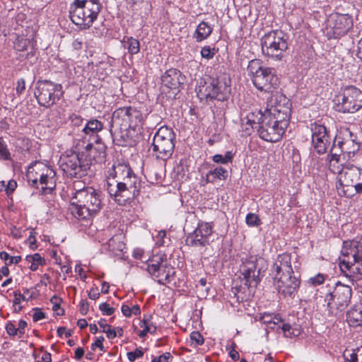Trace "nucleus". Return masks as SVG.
<instances>
[{
  "mask_svg": "<svg viewBox=\"0 0 362 362\" xmlns=\"http://www.w3.org/2000/svg\"><path fill=\"white\" fill-rule=\"evenodd\" d=\"M354 25L352 16L349 14L332 13L328 16L325 27V33L329 39L345 35Z\"/></svg>",
  "mask_w": 362,
  "mask_h": 362,
  "instance_id": "nucleus-19",
  "label": "nucleus"
},
{
  "mask_svg": "<svg viewBox=\"0 0 362 362\" xmlns=\"http://www.w3.org/2000/svg\"><path fill=\"white\" fill-rule=\"evenodd\" d=\"M70 203L71 214L79 221H90L102 207L100 192L93 187L76 190Z\"/></svg>",
  "mask_w": 362,
  "mask_h": 362,
  "instance_id": "nucleus-2",
  "label": "nucleus"
},
{
  "mask_svg": "<svg viewBox=\"0 0 362 362\" xmlns=\"http://www.w3.org/2000/svg\"><path fill=\"white\" fill-rule=\"evenodd\" d=\"M122 42L124 47L128 49L131 55L136 54L140 51V43L138 40L133 37H124Z\"/></svg>",
  "mask_w": 362,
  "mask_h": 362,
  "instance_id": "nucleus-37",
  "label": "nucleus"
},
{
  "mask_svg": "<svg viewBox=\"0 0 362 362\" xmlns=\"http://www.w3.org/2000/svg\"><path fill=\"white\" fill-rule=\"evenodd\" d=\"M25 259L28 262L31 264L30 269L32 271H36L40 265H43L45 263V259L42 258L39 253L27 255Z\"/></svg>",
  "mask_w": 362,
  "mask_h": 362,
  "instance_id": "nucleus-39",
  "label": "nucleus"
},
{
  "mask_svg": "<svg viewBox=\"0 0 362 362\" xmlns=\"http://www.w3.org/2000/svg\"><path fill=\"white\" fill-rule=\"evenodd\" d=\"M151 315H144L142 320L139 323V326L143 328L138 334L139 337L144 338L148 333L154 334L157 330L156 324L152 321Z\"/></svg>",
  "mask_w": 362,
  "mask_h": 362,
  "instance_id": "nucleus-33",
  "label": "nucleus"
},
{
  "mask_svg": "<svg viewBox=\"0 0 362 362\" xmlns=\"http://www.w3.org/2000/svg\"><path fill=\"white\" fill-rule=\"evenodd\" d=\"M271 273L273 278L293 274L291 255L288 253L279 255L272 265Z\"/></svg>",
  "mask_w": 362,
  "mask_h": 362,
  "instance_id": "nucleus-26",
  "label": "nucleus"
},
{
  "mask_svg": "<svg viewBox=\"0 0 362 362\" xmlns=\"http://www.w3.org/2000/svg\"><path fill=\"white\" fill-rule=\"evenodd\" d=\"M35 46V42L33 38H27L25 36H18L14 42V48L18 52H24L28 48L30 49V52L28 54V57L34 56Z\"/></svg>",
  "mask_w": 362,
  "mask_h": 362,
  "instance_id": "nucleus-31",
  "label": "nucleus"
},
{
  "mask_svg": "<svg viewBox=\"0 0 362 362\" xmlns=\"http://www.w3.org/2000/svg\"><path fill=\"white\" fill-rule=\"evenodd\" d=\"M311 132L314 149L320 154L325 153L331 144L327 128L324 125L315 123L311 126Z\"/></svg>",
  "mask_w": 362,
  "mask_h": 362,
  "instance_id": "nucleus-24",
  "label": "nucleus"
},
{
  "mask_svg": "<svg viewBox=\"0 0 362 362\" xmlns=\"http://www.w3.org/2000/svg\"><path fill=\"white\" fill-rule=\"evenodd\" d=\"M105 340L103 336L98 337L95 341L92 344V349H94L95 347H98L100 351H105L104 346L103 344V341Z\"/></svg>",
  "mask_w": 362,
  "mask_h": 362,
  "instance_id": "nucleus-63",
  "label": "nucleus"
},
{
  "mask_svg": "<svg viewBox=\"0 0 362 362\" xmlns=\"http://www.w3.org/2000/svg\"><path fill=\"white\" fill-rule=\"evenodd\" d=\"M230 94V78L228 74H219L212 78L209 85L199 90V96L201 99L217 100L224 101L228 99Z\"/></svg>",
  "mask_w": 362,
  "mask_h": 362,
  "instance_id": "nucleus-12",
  "label": "nucleus"
},
{
  "mask_svg": "<svg viewBox=\"0 0 362 362\" xmlns=\"http://www.w3.org/2000/svg\"><path fill=\"white\" fill-rule=\"evenodd\" d=\"M216 54L214 48H211L210 46H204L202 48L201 55L203 58L211 59Z\"/></svg>",
  "mask_w": 362,
  "mask_h": 362,
  "instance_id": "nucleus-47",
  "label": "nucleus"
},
{
  "mask_svg": "<svg viewBox=\"0 0 362 362\" xmlns=\"http://www.w3.org/2000/svg\"><path fill=\"white\" fill-rule=\"evenodd\" d=\"M132 256L136 259L143 260L144 259V251L140 248H136L133 250Z\"/></svg>",
  "mask_w": 362,
  "mask_h": 362,
  "instance_id": "nucleus-64",
  "label": "nucleus"
},
{
  "mask_svg": "<svg viewBox=\"0 0 362 362\" xmlns=\"http://www.w3.org/2000/svg\"><path fill=\"white\" fill-rule=\"evenodd\" d=\"M107 249L116 253L117 252H122L125 249V244L122 240V235H116L112 237L107 243Z\"/></svg>",
  "mask_w": 362,
  "mask_h": 362,
  "instance_id": "nucleus-34",
  "label": "nucleus"
},
{
  "mask_svg": "<svg viewBox=\"0 0 362 362\" xmlns=\"http://www.w3.org/2000/svg\"><path fill=\"white\" fill-rule=\"evenodd\" d=\"M247 71L254 86L259 90L271 95L277 91L280 81L273 68L263 66L260 59H252L248 64Z\"/></svg>",
  "mask_w": 362,
  "mask_h": 362,
  "instance_id": "nucleus-6",
  "label": "nucleus"
},
{
  "mask_svg": "<svg viewBox=\"0 0 362 362\" xmlns=\"http://www.w3.org/2000/svg\"><path fill=\"white\" fill-rule=\"evenodd\" d=\"M79 311L81 315H86L88 312L89 304L88 301L81 300L79 303Z\"/></svg>",
  "mask_w": 362,
  "mask_h": 362,
  "instance_id": "nucleus-61",
  "label": "nucleus"
},
{
  "mask_svg": "<svg viewBox=\"0 0 362 362\" xmlns=\"http://www.w3.org/2000/svg\"><path fill=\"white\" fill-rule=\"evenodd\" d=\"M212 32V28L206 22L200 23L196 30L194 37L198 42L207 38Z\"/></svg>",
  "mask_w": 362,
  "mask_h": 362,
  "instance_id": "nucleus-36",
  "label": "nucleus"
},
{
  "mask_svg": "<svg viewBox=\"0 0 362 362\" xmlns=\"http://www.w3.org/2000/svg\"><path fill=\"white\" fill-rule=\"evenodd\" d=\"M272 325L275 328L276 326L281 328L286 337H297L300 334V329L298 326L292 327L288 323L283 322L281 317L278 315H274Z\"/></svg>",
  "mask_w": 362,
  "mask_h": 362,
  "instance_id": "nucleus-29",
  "label": "nucleus"
},
{
  "mask_svg": "<svg viewBox=\"0 0 362 362\" xmlns=\"http://www.w3.org/2000/svg\"><path fill=\"white\" fill-rule=\"evenodd\" d=\"M81 156L84 160L89 163L88 167L93 161L95 163L103 161L105 156V146L101 142V139H95V144L92 143L87 144L81 151Z\"/></svg>",
  "mask_w": 362,
  "mask_h": 362,
  "instance_id": "nucleus-25",
  "label": "nucleus"
},
{
  "mask_svg": "<svg viewBox=\"0 0 362 362\" xmlns=\"http://www.w3.org/2000/svg\"><path fill=\"white\" fill-rule=\"evenodd\" d=\"M6 330L8 335H10L11 337H14V336L18 337V329L13 322H7V324L6 325Z\"/></svg>",
  "mask_w": 362,
  "mask_h": 362,
  "instance_id": "nucleus-55",
  "label": "nucleus"
},
{
  "mask_svg": "<svg viewBox=\"0 0 362 362\" xmlns=\"http://www.w3.org/2000/svg\"><path fill=\"white\" fill-rule=\"evenodd\" d=\"M166 236V232L165 230H160L156 236V245L158 247L163 246L165 244L164 238Z\"/></svg>",
  "mask_w": 362,
  "mask_h": 362,
  "instance_id": "nucleus-58",
  "label": "nucleus"
},
{
  "mask_svg": "<svg viewBox=\"0 0 362 362\" xmlns=\"http://www.w3.org/2000/svg\"><path fill=\"white\" fill-rule=\"evenodd\" d=\"M334 146H336L338 156L350 159L359 150L360 143L356 141V136L349 128H343L336 136L331 150ZM331 152L332 151H330Z\"/></svg>",
  "mask_w": 362,
  "mask_h": 362,
  "instance_id": "nucleus-20",
  "label": "nucleus"
},
{
  "mask_svg": "<svg viewBox=\"0 0 362 362\" xmlns=\"http://www.w3.org/2000/svg\"><path fill=\"white\" fill-rule=\"evenodd\" d=\"M228 177L227 170L222 167H217L214 170H210L206 174V182L213 183L216 180H225Z\"/></svg>",
  "mask_w": 362,
  "mask_h": 362,
  "instance_id": "nucleus-35",
  "label": "nucleus"
},
{
  "mask_svg": "<svg viewBox=\"0 0 362 362\" xmlns=\"http://www.w3.org/2000/svg\"><path fill=\"white\" fill-rule=\"evenodd\" d=\"M103 123L97 119H90L87 121L83 127L82 132L86 135L95 136V139L99 138L98 134L103 130Z\"/></svg>",
  "mask_w": 362,
  "mask_h": 362,
  "instance_id": "nucleus-32",
  "label": "nucleus"
},
{
  "mask_svg": "<svg viewBox=\"0 0 362 362\" xmlns=\"http://www.w3.org/2000/svg\"><path fill=\"white\" fill-rule=\"evenodd\" d=\"M147 271L160 284L170 283L175 276V269L167 262L165 255L158 253L146 260Z\"/></svg>",
  "mask_w": 362,
  "mask_h": 362,
  "instance_id": "nucleus-13",
  "label": "nucleus"
},
{
  "mask_svg": "<svg viewBox=\"0 0 362 362\" xmlns=\"http://www.w3.org/2000/svg\"><path fill=\"white\" fill-rule=\"evenodd\" d=\"M362 107V91L355 86L341 88L336 97V108L342 112L354 113Z\"/></svg>",
  "mask_w": 362,
  "mask_h": 362,
  "instance_id": "nucleus-15",
  "label": "nucleus"
},
{
  "mask_svg": "<svg viewBox=\"0 0 362 362\" xmlns=\"http://www.w3.org/2000/svg\"><path fill=\"white\" fill-rule=\"evenodd\" d=\"M45 318V313H43L40 308L34 309V313L33 315V320L34 322H37V321L43 320Z\"/></svg>",
  "mask_w": 362,
  "mask_h": 362,
  "instance_id": "nucleus-57",
  "label": "nucleus"
},
{
  "mask_svg": "<svg viewBox=\"0 0 362 362\" xmlns=\"http://www.w3.org/2000/svg\"><path fill=\"white\" fill-rule=\"evenodd\" d=\"M98 325L102 328V332L107 334V338L114 339L117 336V332L112 327L105 322V320H100Z\"/></svg>",
  "mask_w": 362,
  "mask_h": 362,
  "instance_id": "nucleus-42",
  "label": "nucleus"
},
{
  "mask_svg": "<svg viewBox=\"0 0 362 362\" xmlns=\"http://www.w3.org/2000/svg\"><path fill=\"white\" fill-rule=\"evenodd\" d=\"M99 310L105 315H111L115 312V308L107 303H103L99 305Z\"/></svg>",
  "mask_w": 362,
  "mask_h": 362,
  "instance_id": "nucleus-51",
  "label": "nucleus"
},
{
  "mask_svg": "<svg viewBox=\"0 0 362 362\" xmlns=\"http://www.w3.org/2000/svg\"><path fill=\"white\" fill-rule=\"evenodd\" d=\"M28 324L26 322V321L23 320H21L19 322H18V338H21L23 337V335L25 333V329L26 328Z\"/></svg>",
  "mask_w": 362,
  "mask_h": 362,
  "instance_id": "nucleus-59",
  "label": "nucleus"
},
{
  "mask_svg": "<svg viewBox=\"0 0 362 362\" xmlns=\"http://www.w3.org/2000/svg\"><path fill=\"white\" fill-rule=\"evenodd\" d=\"M349 362H362V348L358 349L356 351L350 354V358H347Z\"/></svg>",
  "mask_w": 362,
  "mask_h": 362,
  "instance_id": "nucleus-53",
  "label": "nucleus"
},
{
  "mask_svg": "<svg viewBox=\"0 0 362 362\" xmlns=\"http://www.w3.org/2000/svg\"><path fill=\"white\" fill-rule=\"evenodd\" d=\"M273 284L278 293L284 298H293L296 294L300 285L299 277L293 274L273 278Z\"/></svg>",
  "mask_w": 362,
  "mask_h": 362,
  "instance_id": "nucleus-23",
  "label": "nucleus"
},
{
  "mask_svg": "<svg viewBox=\"0 0 362 362\" xmlns=\"http://www.w3.org/2000/svg\"><path fill=\"white\" fill-rule=\"evenodd\" d=\"M341 253L343 256L339 263L341 272L353 280L362 279V238L360 241L344 242Z\"/></svg>",
  "mask_w": 362,
  "mask_h": 362,
  "instance_id": "nucleus-4",
  "label": "nucleus"
},
{
  "mask_svg": "<svg viewBox=\"0 0 362 362\" xmlns=\"http://www.w3.org/2000/svg\"><path fill=\"white\" fill-rule=\"evenodd\" d=\"M17 183L15 180H10L6 185V192L7 194H11L16 188Z\"/></svg>",
  "mask_w": 362,
  "mask_h": 362,
  "instance_id": "nucleus-62",
  "label": "nucleus"
},
{
  "mask_svg": "<svg viewBox=\"0 0 362 362\" xmlns=\"http://www.w3.org/2000/svg\"><path fill=\"white\" fill-rule=\"evenodd\" d=\"M121 310L122 314L127 317H130L133 315H139L141 313L140 307L138 305H134L132 307L128 305H123Z\"/></svg>",
  "mask_w": 362,
  "mask_h": 362,
  "instance_id": "nucleus-41",
  "label": "nucleus"
},
{
  "mask_svg": "<svg viewBox=\"0 0 362 362\" xmlns=\"http://www.w3.org/2000/svg\"><path fill=\"white\" fill-rule=\"evenodd\" d=\"M102 9L100 0H74L69 6V18L81 30L90 28Z\"/></svg>",
  "mask_w": 362,
  "mask_h": 362,
  "instance_id": "nucleus-5",
  "label": "nucleus"
},
{
  "mask_svg": "<svg viewBox=\"0 0 362 362\" xmlns=\"http://www.w3.org/2000/svg\"><path fill=\"white\" fill-rule=\"evenodd\" d=\"M325 281V276L322 274H317L313 277L309 279L308 282L313 286H318L323 284Z\"/></svg>",
  "mask_w": 362,
  "mask_h": 362,
  "instance_id": "nucleus-54",
  "label": "nucleus"
},
{
  "mask_svg": "<svg viewBox=\"0 0 362 362\" xmlns=\"http://www.w3.org/2000/svg\"><path fill=\"white\" fill-rule=\"evenodd\" d=\"M233 154L231 151H227L224 156L221 154H216L213 156L214 162L216 163L227 164L232 161Z\"/></svg>",
  "mask_w": 362,
  "mask_h": 362,
  "instance_id": "nucleus-43",
  "label": "nucleus"
},
{
  "mask_svg": "<svg viewBox=\"0 0 362 362\" xmlns=\"http://www.w3.org/2000/svg\"><path fill=\"white\" fill-rule=\"evenodd\" d=\"M25 80L23 78H20L18 81H17V85H16V93L18 95H21L23 93V92L25 90Z\"/></svg>",
  "mask_w": 362,
  "mask_h": 362,
  "instance_id": "nucleus-60",
  "label": "nucleus"
},
{
  "mask_svg": "<svg viewBox=\"0 0 362 362\" xmlns=\"http://www.w3.org/2000/svg\"><path fill=\"white\" fill-rule=\"evenodd\" d=\"M61 300V298L56 296H52L50 299V302L52 304V310L57 311L59 315L64 314V310L60 308Z\"/></svg>",
  "mask_w": 362,
  "mask_h": 362,
  "instance_id": "nucleus-48",
  "label": "nucleus"
},
{
  "mask_svg": "<svg viewBox=\"0 0 362 362\" xmlns=\"http://www.w3.org/2000/svg\"><path fill=\"white\" fill-rule=\"evenodd\" d=\"M0 159L5 160L10 159V152L2 137H0Z\"/></svg>",
  "mask_w": 362,
  "mask_h": 362,
  "instance_id": "nucleus-46",
  "label": "nucleus"
},
{
  "mask_svg": "<svg viewBox=\"0 0 362 362\" xmlns=\"http://www.w3.org/2000/svg\"><path fill=\"white\" fill-rule=\"evenodd\" d=\"M245 222L247 226L250 227L259 226L262 224L261 220L259 216L253 213H249L245 218Z\"/></svg>",
  "mask_w": 362,
  "mask_h": 362,
  "instance_id": "nucleus-45",
  "label": "nucleus"
},
{
  "mask_svg": "<svg viewBox=\"0 0 362 362\" xmlns=\"http://www.w3.org/2000/svg\"><path fill=\"white\" fill-rule=\"evenodd\" d=\"M0 258L2 260H4L6 264H16L21 261V256H11L8 252L5 251L0 252Z\"/></svg>",
  "mask_w": 362,
  "mask_h": 362,
  "instance_id": "nucleus-44",
  "label": "nucleus"
},
{
  "mask_svg": "<svg viewBox=\"0 0 362 362\" xmlns=\"http://www.w3.org/2000/svg\"><path fill=\"white\" fill-rule=\"evenodd\" d=\"M127 358L131 362L134 361L136 358H141L144 356V351H142L141 348H137L134 351L128 352L127 354Z\"/></svg>",
  "mask_w": 362,
  "mask_h": 362,
  "instance_id": "nucleus-49",
  "label": "nucleus"
},
{
  "mask_svg": "<svg viewBox=\"0 0 362 362\" xmlns=\"http://www.w3.org/2000/svg\"><path fill=\"white\" fill-rule=\"evenodd\" d=\"M132 170V168L127 163L119 162L114 163L107 172V187H108V180L110 182L120 180L125 175H131Z\"/></svg>",
  "mask_w": 362,
  "mask_h": 362,
  "instance_id": "nucleus-28",
  "label": "nucleus"
},
{
  "mask_svg": "<svg viewBox=\"0 0 362 362\" xmlns=\"http://www.w3.org/2000/svg\"><path fill=\"white\" fill-rule=\"evenodd\" d=\"M329 158V168L337 174L339 182L343 187L344 194L351 197L362 192V169L355 166L344 156H338L336 146L332 150Z\"/></svg>",
  "mask_w": 362,
  "mask_h": 362,
  "instance_id": "nucleus-1",
  "label": "nucleus"
},
{
  "mask_svg": "<svg viewBox=\"0 0 362 362\" xmlns=\"http://www.w3.org/2000/svg\"><path fill=\"white\" fill-rule=\"evenodd\" d=\"M175 134L171 128L163 126L153 137V152L158 159L166 160L170 158L175 148Z\"/></svg>",
  "mask_w": 362,
  "mask_h": 362,
  "instance_id": "nucleus-14",
  "label": "nucleus"
},
{
  "mask_svg": "<svg viewBox=\"0 0 362 362\" xmlns=\"http://www.w3.org/2000/svg\"><path fill=\"white\" fill-rule=\"evenodd\" d=\"M262 54L274 61H281L288 49V39L281 30H274L261 38Z\"/></svg>",
  "mask_w": 362,
  "mask_h": 362,
  "instance_id": "nucleus-9",
  "label": "nucleus"
},
{
  "mask_svg": "<svg viewBox=\"0 0 362 362\" xmlns=\"http://www.w3.org/2000/svg\"><path fill=\"white\" fill-rule=\"evenodd\" d=\"M264 259L252 255H245L241 257L240 266V279L241 282L247 288L257 287L261 281L260 273L262 270V265Z\"/></svg>",
  "mask_w": 362,
  "mask_h": 362,
  "instance_id": "nucleus-10",
  "label": "nucleus"
},
{
  "mask_svg": "<svg viewBox=\"0 0 362 362\" xmlns=\"http://www.w3.org/2000/svg\"><path fill=\"white\" fill-rule=\"evenodd\" d=\"M258 115L257 121L253 119L252 122L259 125L257 131L260 138L269 142L278 141L285 132L287 122H279V119L265 115L262 110L258 111Z\"/></svg>",
  "mask_w": 362,
  "mask_h": 362,
  "instance_id": "nucleus-11",
  "label": "nucleus"
},
{
  "mask_svg": "<svg viewBox=\"0 0 362 362\" xmlns=\"http://www.w3.org/2000/svg\"><path fill=\"white\" fill-rule=\"evenodd\" d=\"M55 171L48 165L42 162H35L28 168L26 176L28 182L37 188L40 185L42 191L49 194L55 188Z\"/></svg>",
  "mask_w": 362,
  "mask_h": 362,
  "instance_id": "nucleus-8",
  "label": "nucleus"
},
{
  "mask_svg": "<svg viewBox=\"0 0 362 362\" xmlns=\"http://www.w3.org/2000/svg\"><path fill=\"white\" fill-rule=\"evenodd\" d=\"M71 123L72 125L75 127H80L82 125L83 119L81 117V116L76 115L75 113H72L69 115V117Z\"/></svg>",
  "mask_w": 362,
  "mask_h": 362,
  "instance_id": "nucleus-52",
  "label": "nucleus"
},
{
  "mask_svg": "<svg viewBox=\"0 0 362 362\" xmlns=\"http://www.w3.org/2000/svg\"><path fill=\"white\" fill-rule=\"evenodd\" d=\"M351 295L352 289L350 286L338 283L332 292L326 294L325 302L330 311H342L349 304Z\"/></svg>",
  "mask_w": 362,
  "mask_h": 362,
  "instance_id": "nucleus-21",
  "label": "nucleus"
},
{
  "mask_svg": "<svg viewBox=\"0 0 362 362\" xmlns=\"http://www.w3.org/2000/svg\"><path fill=\"white\" fill-rule=\"evenodd\" d=\"M145 177L151 184H158L162 181V175L156 168H151L146 170Z\"/></svg>",
  "mask_w": 362,
  "mask_h": 362,
  "instance_id": "nucleus-40",
  "label": "nucleus"
},
{
  "mask_svg": "<svg viewBox=\"0 0 362 362\" xmlns=\"http://www.w3.org/2000/svg\"><path fill=\"white\" fill-rule=\"evenodd\" d=\"M29 293V289L26 288L24 290L23 293L21 294L19 291H15L13 293L14 298L13 300V305H18L21 303L22 301H28L33 298H36L37 293L36 291H33L30 293V296L28 297L26 296L25 293Z\"/></svg>",
  "mask_w": 362,
  "mask_h": 362,
  "instance_id": "nucleus-38",
  "label": "nucleus"
},
{
  "mask_svg": "<svg viewBox=\"0 0 362 362\" xmlns=\"http://www.w3.org/2000/svg\"><path fill=\"white\" fill-rule=\"evenodd\" d=\"M190 339L194 343L195 346L202 345L204 342V339L199 332H192L190 334Z\"/></svg>",
  "mask_w": 362,
  "mask_h": 362,
  "instance_id": "nucleus-50",
  "label": "nucleus"
},
{
  "mask_svg": "<svg viewBox=\"0 0 362 362\" xmlns=\"http://www.w3.org/2000/svg\"><path fill=\"white\" fill-rule=\"evenodd\" d=\"M274 317V315L269 313H264L261 317V321L266 324L269 328L274 329L275 327L272 325V321Z\"/></svg>",
  "mask_w": 362,
  "mask_h": 362,
  "instance_id": "nucleus-56",
  "label": "nucleus"
},
{
  "mask_svg": "<svg viewBox=\"0 0 362 362\" xmlns=\"http://www.w3.org/2000/svg\"><path fill=\"white\" fill-rule=\"evenodd\" d=\"M346 321L350 326L362 325V303L354 305L346 313Z\"/></svg>",
  "mask_w": 362,
  "mask_h": 362,
  "instance_id": "nucleus-30",
  "label": "nucleus"
},
{
  "mask_svg": "<svg viewBox=\"0 0 362 362\" xmlns=\"http://www.w3.org/2000/svg\"><path fill=\"white\" fill-rule=\"evenodd\" d=\"M262 113L279 119V122H287L288 124L291 115L290 100L281 93L275 91L267 100V107Z\"/></svg>",
  "mask_w": 362,
  "mask_h": 362,
  "instance_id": "nucleus-16",
  "label": "nucleus"
},
{
  "mask_svg": "<svg viewBox=\"0 0 362 362\" xmlns=\"http://www.w3.org/2000/svg\"><path fill=\"white\" fill-rule=\"evenodd\" d=\"M88 163L80 153L73 151H67L62 154L59 160L61 170L71 177L84 175L88 168Z\"/></svg>",
  "mask_w": 362,
  "mask_h": 362,
  "instance_id": "nucleus-18",
  "label": "nucleus"
},
{
  "mask_svg": "<svg viewBox=\"0 0 362 362\" xmlns=\"http://www.w3.org/2000/svg\"><path fill=\"white\" fill-rule=\"evenodd\" d=\"M141 189V180L136 176L133 170L131 175H127L120 180L110 182L107 190L111 197L115 198L120 205L125 204L126 202L130 200L139 194Z\"/></svg>",
  "mask_w": 362,
  "mask_h": 362,
  "instance_id": "nucleus-7",
  "label": "nucleus"
},
{
  "mask_svg": "<svg viewBox=\"0 0 362 362\" xmlns=\"http://www.w3.org/2000/svg\"><path fill=\"white\" fill-rule=\"evenodd\" d=\"M34 94L40 105L50 107L61 99L64 91L61 84L46 80L37 83Z\"/></svg>",
  "mask_w": 362,
  "mask_h": 362,
  "instance_id": "nucleus-17",
  "label": "nucleus"
},
{
  "mask_svg": "<svg viewBox=\"0 0 362 362\" xmlns=\"http://www.w3.org/2000/svg\"><path fill=\"white\" fill-rule=\"evenodd\" d=\"M183 80L184 77L181 72L175 69L168 70L161 78L163 87L173 90H178Z\"/></svg>",
  "mask_w": 362,
  "mask_h": 362,
  "instance_id": "nucleus-27",
  "label": "nucleus"
},
{
  "mask_svg": "<svg viewBox=\"0 0 362 362\" xmlns=\"http://www.w3.org/2000/svg\"><path fill=\"white\" fill-rule=\"evenodd\" d=\"M142 124L143 116L140 110L132 106L119 107L112 114L110 132L114 139L126 141L129 129L135 130Z\"/></svg>",
  "mask_w": 362,
  "mask_h": 362,
  "instance_id": "nucleus-3",
  "label": "nucleus"
},
{
  "mask_svg": "<svg viewBox=\"0 0 362 362\" xmlns=\"http://www.w3.org/2000/svg\"><path fill=\"white\" fill-rule=\"evenodd\" d=\"M213 233V225L211 223L199 221L194 230L189 233L186 244L191 247H204L209 244Z\"/></svg>",
  "mask_w": 362,
  "mask_h": 362,
  "instance_id": "nucleus-22",
  "label": "nucleus"
}]
</instances>
